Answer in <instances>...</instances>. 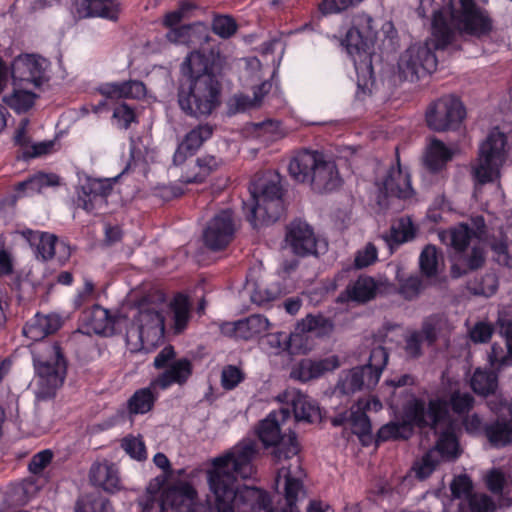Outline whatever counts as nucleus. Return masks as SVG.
I'll return each mask as SVG.
<instances>
[{
	"label": "nucleus",
	"instance_id": "1",
	"mask_svg": "<svg viewBox=\"0 0 512 512\" xmlns=\"http://www.w3.org/2000/svg\"><path fill=\"white\" fill-rule=\"evenodd\" d=\"M257 454L256 442L247 439L213 459L207 479L215 498V512L269 510L271 499L265 490L238 482V478L249 479L256 473L253 460Z\"/></svg>",
	"mask_w": 512,
	"mask_h": 512
},
{
	"label": "nucleus",
	"instance_id": "2",
	"mask_svg": "<svg viewBox=\"0 0 512 512\" xmlns=\"http://www.w3.org/2000/svg\"><path fill=\"white\" fill-rule=\"evenodd\" d=\"M224 57L218 50H193L181 65L178 104L187 115L209 116L221 104L220 75Z\"/></svg>",
	"mask_w": 512,
	"mask_h": 512
},
{
	"label": "nucleus",
	"instance_id": "3",
	"mask_svg": "<svg viewBox=\"0 0 512 512\" xmlns=\"http://www.w3.org/2000/svg\"><path fill=\"white\" fill-rule=\"evenodd\" d=\"M431 38L410 45L400 56L398 68L407 81L414 82L432 74L438 64L436 50H444L455 41V32L441 9L433 12Z\"/></svg>",
	"mask_w": 512,
	"mask_h": 512
},
{
	"label": "nucleus",
	"instance_id": "4",
	"mask_svg": "<svg viewBox=\"0 0 512 512\" xmlns=\"http://www.w3.org/2000/svg\"><path fill=\"white\" fill-rule=\"evenodd\" d=\"M290 176L300 183H309L317 193L331 192L341 185L335 162L325 160L322 153L303 149L290 160Z\"/></svg>",
	"mask_w": 512,
	"mask_h": 512
},
{
	"label": "nucleus",
	"instance_id": "5",
	"mask_svg": "<svg viewBox=\"0 0 512 512\" xmlns=\"http://www.w3.org/2000/svg\"><path fill=\"white\" fill-rule=\"evenodd\" d=\"M141 512H215L208 504L198 501V494L189 482L180 481L165 489L160 497L147 490L144 498L139 500Z\"/></svg>",
	"mask_w": 512,
	"mask_h": 512
},
{
	"label": "nucleus",
	"instance_id": "6",
	"mask_svg": "<svg viewBox=\"0 0 512 512\" xmlns=\"http://www.w3.org/2000/svg\"><path fill=\"white\" fill-rule=\"evenodd\" d=\"M251 203H244L247 221L254 229L276 222L283 212L282 187L279 180L253 183L250 188Z\"/></svg>",
	"mask_w": 512,
	"mask_h": 512
},
{
	"label": "nucleus",
	"instance_id": "7",
	"mask_svg": "<svg viewBox=\"0 0 512 512\" xmlns=\"http://www.w3.org/2000/svg\"><path fill=\"white\" fill-rule=\"evenodd\" d=\"M288 418L289 408H281L270 412L257 427L259 440L265 448H272L270 454L276 463L291 459L300 451L296 433L289 430V434H283L281 431V426Z\"/></svg>",
	"mask_w": 512,
	"mask_h": 512
},
{
	"label": "nucleus",
	"instance_id": "8",
	"mask_svg": "<svg viewBox=\"0 0 512 512\" xmlns=\"http://www.w3.org/2000/svg\"><path fill=\"white\" fill-rule=\"evenodd\" d=\"M372 18L367 14H358L353 17L352 26L347 30L341 45L347 53L354 57V66L358 77L368 76L374 81V70L372 66L371 30Z\"/></svg>",
	"mask_w": 512,
	"mask_h": 512
},
{
	"label": "nucleus",
	"instance_id": "9",
	"mask_svg": "<svg viewBox=\"0 0 512 512\" xmlns=\"http://www.w3.org/2000/svg\"><path fill=\"white\" fill-rule=\"evenodd\" d=\"M196 8L194 3L182 1L178 9L166 13L163 24L169 28L166 38L170 42L196 48L209 41V30L203 22L180 25L183 20L192 16V12Z\"/></svg>",
	"mask_w": 512,
	"mask_h": 512
},
{
	"label": "nucleus",
	"instance_id": "10",
	"mask_svg": "<svg viewBox=\"0 0 512 512\" xmlns=\"http://www.w3.org/2000/svg\"><path fill=\"white\" fill-rule=\"evenodd\" d=\"M448 13L456 33L481 38L488 35L493 28L492 19L481 9L475 0H454L448 4Z\"/></svg>",
	"mask_w": 512,
	"mask_h": 512
},
{
	"label": "nucleus",
	"instance_id": "11",
	"mask_svg": "<svg viewBox=\"0 0 512 512\" xmlns=\"http://www.w3.org/2000/svg\"><path fill=\"white\" fill-rule=\"evenodd\" d=\"M506 135L498 128L490 131L480 146L478 163L473 167V178L477 184L492 182L505 161Z\"/></svg>",
	"mask_w": 512,
	"mask_h": 512
},
{
	"label": "nucleus",
	"instance_id": "12",
	"mask_svg": "<svg viewBox=\"0 0 512 512\" xmlns=\"http://www.w3.org/2000/svg\"><path fill=\"white\" fill-rule=\"evenodd\" d=\"M33 364L42 385L49 390L60 387L66 377L67 360L59 342L43 344L41 350L33 352Z\"/></svg>",
	"mask_w": 512,
	"mask_h": 512
},
{
	"label": "nucleus",
	"instance_id": "13",
	"mask_svg": "<svg viewBox=\"0 0 512 512\" xmlns=\"http://www.w3.org/2000/svg\"><path fill=\"white\" fill-rule=\"evenodd\" d=\"M465 115V107L458 98L445 97L429 106L426 123L434 131L454 130L462 123Z\"/></svg>",
	"mask_w": 512,
	"mask_h": 512
},
{
	"label": "nucleus",
	"instance_id": "14",
	"mask_svg": "<svg viewBox=\"0 0 512 512\" xmlns=\"http://www.w3.org/2000/svg\"><path fill=\"white\" fill-rule=\"evenodd\" d=\"M48 62L35 54H21L11 64V77L16 87L33 85L39 88L49 80Z\"/></svg>",
	"mask_w": 512,
	"mask_h": 512
},
{
	"label": "nucleus",
	"instance_id": "15",
	"mask_svg": "<svg viewBox=\"0 0 512 512\" xmlns=\"http://www.w3.org/2000/svg\"><path fill=\"white\" fill-rule=\"evenodd\" d=\"M236 231L234 214L231 209L216 213L203 231V241L212 251L225 249L233 240Z\"/></svg>",
	"mask_w": 512,
	"mask_h": 512
},
{
	"label": "nucleus",
	"instance_id": "16",
	"mask_svg": "<svg viewBox=\"0 0 512 512\" xmlns=\"http://www.w3.org/2000/svg\"><path fill=\"white\" fill-rule=\"evenodd\" d=\"M117 178L96 179L88 177L77 190V207L87 212H92L97 208L107 204V198L113 190V185Z\"/></svg>",
	"mask_w": 512,
	"mask_h": 512
},
{
	"label": "nucleus",
	"instance_id": "17",
	"mask_svg": "<svg viewBox=\"0 0 512 512\" xmlns=\"http://www.w3.org/2000/svg\"><path fill=\"white\" fill-rule=\"evenodd\" d=\"M285 240L297 256L319 254L320 243L315 237L313 228L305 221L300 219L292 221L287 226Z\"/></svg>",
	"mask_w": 512,
	"mask_h": 512
},
{
	"label": "nucleus",
	"instance_id": "18",
	"mask_svg": "<svg viewBox=\"0 0 512 512\" xmlns=\"http://www.w3.org/2000/svg\"><path fill=\"white\" fill-rule=\"evenodd\" d=\"M383 188L387 195L399 199H408L413 195L410 174L401 166L398 149H396V167L392 166L388 170Z\"/></svg>",
	"mask_w": 512,
	"mask_h": 512
},
{
	"label": "nucleus",
	"instance_id": "19",
	"mask_svg": "<svg viewBox=\"0 0 512 512\" xmlns=\"http://www.w3.org/2000/svg\"><path fill=\"white\" fill-rule=\"evenodd\" d=\"M213 130V126L208 123L199 124L190 130L178 145L173 155V163L181 165L189 156L194 155L203 143L211 138Z\"/></svg>",
	"mask_w": 512,
	"mask_h": 512
},
{
	"label": "nucleus",
	"instance_id": "20",
	"mask_svg": "<svg viewBox=\"0 0 512 512\" xmlns=\"http://www.w3.org/2000/svg\"><path fill=\"white\" fill-rule=\"evenodd\" d=\"M90 483L108 493H115L122 489L119 470L114 463L107 460L94 462L89 470Z\"/></svg>",
	"mask_w": 512,
	"mask_h": 512
},
{
	"label": "nucleus",
	"instance_id": "21",
	"mask_svg": "<svg viewBox=\"0 0 512 512\" xmlns=\"http://www.w3.org/2000/svg\"><path fill=\"white\" fill-rule=\"evenodd\" d=\"M192 374V362L187 358H180L173 361L171 365L153 379L151 386L158 387L161 390H166L174 384L182 386L188 382Z\"/></svg>",
	"mask_w": 512,
	"mask_h": 512
},
{
	"label": "nucleus",
	"instance_id": "22",
	"mask_svg": "<svg viewBox=\"0 0 512 512\" xmlns=\"http://www.w3.org/2000/svg\"><path fill=\"white\" fill-rule=\"evenodd\" d=\"M120 11L118 0H76V12L80 18L98 17L115 22Z\"/></svg>",
	"mask_w": 512,
	"mask_h": 512
},
{
	"label": "nucleus",
	"instance_id": "23",
	"mask_svg": "<svg viewBox=\"0 0 512 512\" xmlns=\"http://www.w3.org/2000/svg\"><path fill=\"white\" fill-rule=\"evenodd\" d=\"M377 291L378 283L373 277L360 275L340 293L337 302L344 303L346 301H352L364 304L373 300L376 297Z\"/></svg>",
	"mask_w": 512,
	"mask_h": 512
},
{
	"label": "nucleus",
	"instance_id": "24",
	"mask_svg": "<svg viewBox=\"0 0 512 512\" xmlns=\"http://www.w3.org/2000/svg\"><path fill=\"white\" fill-rule=\"evenodd\" d=\"M339 366L337 357L332 356L320 360L302 359L291 371V378L307 382L321 377L325 372L333 371Z\"/></svg>",
	"mask_w": 512,
	"mask_h": 512
},
{
	"label": "nucleus",
	"instance_id": "25",
	"mask_svg": "<svg viewBox=\"0 0 512 512\" xmlns=\"http://www.w3.org/2000/svg\"><path fill=\"white\" fill-rule=\"evenodd\" d=\"M62 326V320L57 314L43 315L36 313L23 327V334L32 341H41L56 333Z\"/></svg>",
	"mask_w": 512,
	"mask_h": 512
},
{
	"label": "nucleus",
	"instance_id": "26",
	"mask_svg": "<svg viewBox=\"0 0 512 512\" xmlns=\"http://www.w3.org/2000/svg\"><path fill=\"white\" fill-rule=\"evenodd\" d=\"M301 337L298 334L286 332L267 333L261 339V345L270 354L279 355L287 352L289 355L302 353Z\"/></svg>",
	"mask_w": 512,
	"mask_h": 512
},
{
	"label": "nucleus",
	"instance_id": "27",
	"mask_svg": "<svg viewBox=\"0 0 512 512\" xmlns=\"http://www.w3.org/2000/svg\"><path fill=\"white\" fill-rule=\"evenodd\" d=\"M60 184V177L54 173L37 172L14 185L16 198L30 197L42 193L46 188Z\"/></svg>",
	"mask_w": 512,
	"mask_h": 512
},
{
	"label": "nucleus",
	"instance_id": "28",
	"mask_svg": "<svg viewBox=\"0 0 512 512\" xmlns=\"http://www.w3.org/2000/svg\"><path fill=\"white\" fill-rule=\"evenodd\" d=\"M97 90L102 96L111 99H140L146 93L144 83L138 80L104 83Z\"/></svg>",
	"mask_w": 512,
	"mask_h": 512
},
{
	"label": "nucleus",
	"instance_id": "29",
	"mask_svg": "<svg viewBox=\"0 0 512 512\" xmlns=\"http://www.w3.org/2000/svg\"><path fill=\"white\" fill-rule=\"evenodd\" d=\"M370 376L372 375L369 366L354 367L340 379L337 388L345 395H350L363 389L371 390L377 384H369Z\"/></svg>",
	"mask_w": 512,
	"mask_h": 512
},
{
	"label": "nucleus",
	"instance_id": "30",
	"mask_svg": "<svg viewBox=\"0 0 512 512\" xmlns=\"http://www.w3.org/2000/svg\"><path fill=\"white\" fill-rule=\"evenodd\" d=\"M221 164V159L213 155L198 157L194 166L181 175V181L185 184L203 183Z\"/></svg>",
	"mask_w": 512,
	"mask_h": 512
},
{
	"label": "nucleus",
	"instance_id": "31",
	"mask_svg": "<svg viewBox=\"0 0 512 512\" xmlns=\"http://www.w3.org/2000/svg\"><path fill=\"white\" fill-rule=\"evenodd\" d=\"M24 237L35 248L36 258L47 262L55 255V247L58 241L56 235L48 232H39L33 230H26L23 233Z\"/></svg>",
	"mask_w": 512,
	"mask_h": 512
},
{
	"label": "nucleus",
	"instance_id": "32",
	"mask_svg": "<svg viewBox=\"0 0 512 512\" xmlns=\"http://www.w3.org/2000/svg\"><path fill=\"white\" fill-rule=\"evenodd\" d=\"M294 419L296 422L313 423L319 415V407L309 396L300 391H293L289 395Z\"/></svg>",
	"mask_w": 512,
	"mask_h": 512
},
{
	"label": "nucleus",
	"instance_id": "33",
	"mask_svg": "<svg viewBox=\"0 0 512 512\" xmlns=\"http://www.w3.org/2000/svg\"><path fill=\"white\" fill-rule=\"evenodd\" d=\"M402 422L407 424L414 434L415 428H428V419L426 417V403L421 398H413L409 400L402 411Z\"/></svg>",
	"mask_w": 512,
	"mask_h": 512
},
{
	"label": "nucleus",
	"instance_id": "34",
	"mask_svg": "<svg viewBox=\"0 0 512 512\" xmlns=\"http://www.w3.org/2000/svg\"><path fill=\"white\" fill-rule=\"evenodd\" d=\"M469 383L475 394L488 397L495 394L498 388V375L492 370L478 367L474 370Z\"/></svg>",
	"mask_w": 512,
	"mask_h": 512
},
{
	"label": "nucleus",
	"instance_id": "35",
	"mask_svg": "<svg viewBox=\"0 0 512 512\" xmlns=\"http://www.w3.org/2000/svg\"><path fill=\"white\" fill-rule=\"evenodd\" d=\"M484 436L492 447H505L512 442V420L496 419L486 423Z\"/></svg>",
	"mask_w": 512,
	"mask_h": 512
},
{
	"label": "nucleus",
	"instance_id": "36",
	"mask_svg": "<svg viewBox=\"0 0 512 512\" xmlns=\"http://www.w3.org/2000/svg\"><path fill=\"white\" fill-rule=\"evenodd\" d=\"M156 387L148 386L137 389L127 401V411L129 415H143L150 412L158 395L153 391Z\"/></svg>",
	"mask_w": 512,
	"mask_h": 512
},
{
	"label": "nucleus",
	"instance_id": "37",
	"mask_svg": "<svg viewBox=\"0 0 512 512\" xmlns=\"http://www.w3.org/2000/svg\"><path fill=\"white\" fill-rule=\"evenodd\" d=\"M170 309L173 314V328L176 334L182 333L190 320L191 304L189 297L183 293H177L171 303Z\"/></svg>",
	"mask_w": 512,
	"mask_h": 512
},
{
	"label": "nucleus",
	"instance_id": "38",
	"mask_svg": "<svg viewBox=\"0 0 512 512\" xmlns=\"http://www.w3.org/2000/svg\"><path fill=\"white\" fill-rule=\"evenodd\" d=\"M452 156L451 150L442 141L433 139L425 156V164L431 171L436 172L441 170Z\"/></svg>",
	"mask_w": 512,
	"mask_h": 512
},
{
	"label": "nucleus",
	"instance_id": "39",
	"mask_svg": "<svg viewBox=\"0 0 512 512\" xmlns=\"http://www.w3.org/2000/svg\"><path fill=\"white\" fill-rule=\"evenodd\" d=\"M411 428L401 421H391L385 425H383L377 432L375 443L379 445L380 443L387 441H396V440H408L412 437Z\"/></svg>",
	"mask_w": 512,
	"mask_h": 512
},
{
	"label": "nucleus",
	"instance_id": "40",
	"mask_svg": "<svg viewBox=\"0 0 512 512\" xmlns=\"http://www.w3.org/2000/svg\"><path fill=\"white\" fill-rule=\"evenodd\" d=\"M303 489V483L300 479L288 474L285 477L284 498L286 505L284 507H270L268 512H300L296 506L298 494Z\"/></svg>",
	"mask_w": 512,
	"mask_h": 512
},
{
	"label": "nucleus",
	"instance_id": "41",
	"mask_svg": "<svg viewBox=\"0 0 512 512\" xmlns=\"http://www.w3.org/2000/svg\"><path fill=\"white\" fill-rule=\"evenodd\" d=\"M435 449L443 459L454 460L459 457V441L451 427L446 428L440 433Z\"/></svg>",
	"mask_w": 512,
	"mask_h": 512
},
{
	"label": "nucleus",
	"instance_id": "42",
	"mask_svg": "<svg viewBox=\"0 0 512 512\" xmlns=\"http://www.w3.org/2000/svg\"><path fill=\"white\" fill-rule=\"evenodd\" d=\"M367 411H369V402H356L351 407L348 419L352 425L353 434L360 433L362 436H367L372 429Z\"/></svg>",
	"mask_w": 512,
	"mask_h": 512
},
{
	"label": "nucleus",
	"instance_id": "43",
	"mask_svg": "<svg viewBox=\"0 0 512 512\" xmlns=\"http://www.w3.org/2000/svg\"><path fill=\"white\" fill-rule=\"evenodd\" d=\"M416 227L409 217L400 218L396 225L390 229L389 235L386 237L387 243L392 247L393 245H400L411 241L416 235Z\"/></svg>",
	"mask_w": 512,
	"mask_h": 512
},
{
	"label": "nucleus",
	"instance_id": "44",
	"mask_svg": "<svg viewBox=\"0 0 512 512\" xmlns=\"http://www.w3.org/2000/svg\"><path fill=\"white\" fill-rule=\"evenodd\" d=\"M298 328L302 332H316L319 335H327L333 331L334 323L332 319L322 314H308L298 323Z\"/></svg>",
	"mask_w": 512,
	"mask_h": 512
},
{
	"label": "nucleus",
	"instance_id": "45",
	"mask_svg": "<svg viewBox=\"0 0 512 512\" xmlns=\"http://www.w3.org/2000/svg\"><path fill=\"white\" fill-rule=\"evenodd\" d=\"M458 512H495V504L490 496L474 493L460 501Z\"/></svg>",
	"mask_w": 512,
	"mask_h": 512
},
{
	"label": "nucleus",
	"instance_id": "46",
	"mask_svg": "<svg viewBox=\"0 0 512 512\" xmlns=\"http://www.w3.org/2000/svg\"><path fill=\"white\" fill-rule=\"evenodd\" d=\"M449 416V407L447 400L443 398H435L429 400L426 407V417L428 419V428L436 429V427L444 422Z\"/></svg>",
	"mask_w": 512,
	"mask_h": 512
},
{
	"label": "nucleus",
	"instance_id": "47",
	"mask_svg": "<svg viewBox=\"0 0 512 512\" xmlns=\"http://www.w3.org/2000/svg\"><path fill=\"white\" fill-rule=\"evenodd\" d=\"M389 359L387 350L378 346L371 350L369 362L365 366L370 367L371 375L368 382L369 384H378L381 374L386 367Z\"/></svg>",
	"mask_w": 512,
	"mask_h": 512
},
{
	"label": "nucleus",
	"instance_id": "48",
	"mask_svg": "<svg viewBox=\"0 0 512 512\" xmlns=\"http://www.w3.org/2000/svg\"><path fill=\"white\" fill-rule=\"evenodd\" d=\"M449 409L458 416L468 414L475 405V398L469 392L455 390L447 400Z\"/></svg>",
	"mask_w": 512,
	"mask_h": 512
},
{
	"label": "nucleus",
	"instance_id": "49",
	"mask_svg": "<svg viewBox=\"0 0 512 512\" xmlns=\"http://www.w3.org/2000/svg\"><path fill=\"white\" fill-rule=\"evenodd\" d=\"M440 461L438 456L436 455L435 451L430 450L426 452L420 460L416 461L413 466L412 470L415 473V477L418 480H426L429 478L432 473L436 470L437 466L439 465Z\"/></svg>",
	"mask_w": 512,
	"mask_h": 512
},
{
	"label": "nucleus",
	"instance_id": "50",
	"mask_svg": "<svg viewBox=\"0 0 512 512\" xmlns=\"http://www.w3.org/2000/svg\"><path fill=\"white\" fill-rule=\"evenodd\" d=\"M421 273L426 277H434L438 271V254L434 245H426L419 257Z\"/></svg>",
	"mask_w": 512,
	"mask_h": 512
},
{
	"label": "nucleus",
	"instance_id": "51",
	"mask_svg": "<svg viewBox=\"0 0 512 512\" xmlns=\"http://www.w3.org/2000/svg\"><path fill=\"white\" fill-rule=\"evenodd\" d=\"M36 97L37 95L31 91L15 89L10 97L5 98V101L12 109L21 113L33 107Z\"/></svg>",
	"mask_w": 512,
	"mask_h": 512
},
{
	"label": "nucleus",
	"instance_id": "52",
	"mask_svg": "<svg viewBox=\"0 0 512 512\" xmlns=\"http://www.w3.org/2000/svg\"><path fill=\"white\" fill-rule=\"evenodd\" d=\"M474 235L475 232L468 224L460 223L451 229V246L458 252H464Z\"/></svg>",
	"mask_w": 512,
	"mask_h": 512
},
{
	"label": "nucleus",
	"instance_id": "53",
	"mask_svg": "<svg viewBox=\"0 0 512 512\" xmlns=\"http://www.w3.org/2000/svg\"><path fill=\"white\" fill-rule=\"evenodd\" d=\"M121 448L134 460L144 461L147 459V450L141 436L128 435L121 441Z\"/></svg>",
	"mask_w": 512,
	"mask_h": 512
},
{
	"label": "nucleus",
	"instance_id": "54",
	"mask_svg": "<svg viewBox=\"0 0 512 512\" xmlns=\"http://www.w3.org/2000/svg\"><path fill=\"white\" fill-rule=\"evenodd\" d=\"M238 29L235 19L229 15H216L212 20V31L223 39L232 37Z\"/></svg>",
	"mask_w": 512,
	"mask_h": 512
},
{
	"label": "nucleus",
	"instance_id": "55",
	"mask_svg": "<svg viewBox=\"0 0 512 512\" xmlns=\"http://www.w3.org/2000/svg\"><path fill=\"white\" fill-rule=\"evenodd\" d=\"M491 248L498 264L512 268V240L502 237L496 240Z\"/></svg>",
	"mask_w": 512,
	"mask_h": 512
},
{
	"label": "nucleus",
	"instance_id": "56",
	"mask_svg": "<svg viewBox=\"0 0 512 512\" xmlns=\"http://www.w3.org/2000/svg\"><path fill=\"white\" fill-rule=\"evenodd\" d=\"M221 331L224 335L236 339L250 340L254 338L246 318L224 324Z\"/></svg>",
	"mask_w": 512,
	"mask_h": 512
},
{
	"label": "nucleus",
	"instance_id": "57",
	"mask_svg": "<svg viewBox=\"0 0 512 512\" xmlns=\"http://www.w3.org/2000/svg\"><path fill=\"white\" fill-rule=\"evenodd\" d=\"M363 0H321L319 11L323 15L341 13L350 7L357 6Z\"/></svg>",
	"mask_w": 512,
	"mask_h": 512
},
{
	"label": "nucleus",
	"instance_id": "58",
	"mask_svg": "<svg viewBox=\"0 0 512 512\" xmlns=\"http://www.w3.org/2000/svg\"><path fill=\"white\" fill-rule=\"evenodd\" d=\"M450 489L453 497L461 501L474 494L472 481L466 474L455 477Z\"/></svg>",
	"mask_w": 512,
	"mask_h": 512
},
{
	"label": "nucleus",
	"instance_id": "59",
	"mask_svg": "<svg viewBox=\"0 0 512 512\" xmlns=\"http://www.w3.org/2000/svg\"><path fill=\"white\" fill-rule=\"evenodd\" d=\"M113 118L117 121L121 129H128L136 121V113L132 107L126 103H120L113 109Z\"/></svg>",
	"mask_w": 512,
	"mask_h": 512
},
{
	"label": "nucleus",
	"instance_id": "60",
	"mask_svg": "<svg viewBox=\"0 0 512 512\" xmlns=\"http://www.w3.org/2000/svg\"><path fill=\"white\" fill-rule=\"evenodd\" d=\"M244 380V374L237 366L228 365L222 370L221 385L225 390H233Z\"/></svg>",
	"mask_w": 512,
	"mask_h": 512
},
{
	"label": "nucleus",
	"instance_id": "61",
	"mask_svg": "<svg viewBox=\"0 0 512 512\" xmlns=\"http://www.w3.org/2000/svg\"><path fill=\"white\" fill-rule=\"evenodd\" d=\"M488 361L493 368L500 370L512 365V355L509 351L505 354L503 348L499 344L494 343L488 354Z\"/></svg>",
	"mask_w": 512,
	"mask_h": 512
},
{
	"label": "nucleus",
	"instance_id": "62",
	"mask_svg": "<svg viewBox=\"0 0 512 512\" xmlns=\"http://www.w3.org/2000/svg\"><path fill=\"white\" fill-rule=\"evenodd\" d=\"M378 251L376 246L369 242L364 249L357 251L354 259V266L358 269L368 267L376 262Z\"/></svg>",
	"mask_w": 512,
	"mask_h": 512
},
{
	"label": "nucleus",
	"instance_id": "63",
	"mask_svg": "<svg viewBox=\"0 0 512 512\" xmlns=\"http://www.w3.org/2000/svg\"><path fill=\"white\" fill-rule=\"evenodd\" d=\"M485 484L487 489L495 495H500L503 492L506 484L504 473L496 468L491 469L485 476Z\"/></svg>",
	"mask_w": 512,
	"mask_h": 512
},
{
	"label": "nucleus",
	"instance_id": "64",
	"mask_svg": "<svg viewBox=\"0 0 512 512\" xmlns=\"http://www.w3.org/2000/svg\"><path fill=\"white\" fill-rule=\"evenodd\" d=\"M95 295V285L89 278H84V285L81 289L77 290V293L73 300V306L75 309H80L91 300Z\"/></svg>",
	"mask_w": 512,
	"mask_h": 512
}]
</instances>
